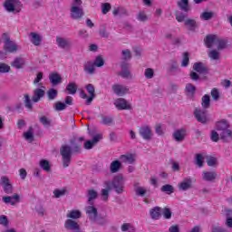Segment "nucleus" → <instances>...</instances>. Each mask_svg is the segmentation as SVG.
Here are the masks:
<instances>
[{
    "label": "nucleus",
    "mask_w": 232,
    "mask_h": 232,
    "mask_svg": "<svg viewBox=\"0 0 232 232\" xmlns=\"http://www.w3.org/2000/svg\"><path fill=\"white\" fill-rule=\"evenodd\" d=\"M202 177H203V180H206L207 182H213L217 179V172L203 171Z\"/></svg>",
    "instance_id": "28"
},
{
    "label": "nucleus",
    "mask_w": 232,
    "mask_h": 232,
    "mask_svg": "<svg viewBox=\"0 0 232 232\" xmlns=\"http://www.w3.org/2000/svg\"><path fill=\"white\" fill-rule=\"evenodd\" d=\"M178 6L182 12H189L191 8L189 7V0H179L178 1Z\"/></svg>",
    "instance_id": "33"
},
{
    "label": "nucleus",
    "mask_w": 232,
    "mask_h": 232,
    "mask_svg": "<svg viewBox=\"0 0 232 232\" xmlns=\"http://www.w3.org/2000/svg\"><path fill=\"white\" fill-rule=\"evenodd\" d=\"M161 213L164 217V218H166L167 220H169V218H171V209L168 208H164L161 210Z\"/></svg>",
    "instance_id": "56"
},
{
    "label": "nucleus",
    "mask_w": 232,
    "mask_h": 232,
    "mask_svg": "<svg viewBox=\"0 0 232 232\" xmlns=\"http://www.w3.org/2000/svg\"><path fill=\"white\" fill-rule=\"evenodd\" d=\"M122 169V162L121 160H115L110 164L111 173H119Z\"/></svg>",
    "instance_id": "24"
},
{
    "label": "nucleus",
    "mask_w": 232,
    "mask_h": 232,
    "mask_svg": "<svg viewBox=\"0 0 232 232\" xmlns=\"http://www.w3.org/2000/svg\"><path fill=\"white\" fill-rule=\"evenodd\" d=\"M218 37L215 34H208L205 39V44L207 48H213V46H217V41Z\"/></svg>",
    "instance_id": "23"
},
{
    "label": "nucleus",
    "mask_w": 232,
    "mask_h": 232,
    "mask_svg": "<svg viewBox=\"0 0 232 232\" xmlns=\"http://www.w3.org/2000/svg\"><path fill=\"white\" fill-rule=\"evenodd\" d=\"M134 191L137 197H145L146 193H148V189L145 187L140 186V183H134Z\"/></svg>",
    "instance_id": "25"
},
{
    "label": "nucleus",
    "mask_w": 232,
    "mask_h": 232,
    "mask_svg": "<svg viewBox=\"0 0 232 232\" xmlns=\"http://www.w3.org/2000/svg\"><path fill=\"white\" fill-rule=\"evenodd\" d=\"M41 81H43V72H38L36 75V78L34 81V84H38V86H43V83H41Z\"/></svg>",
    "instance_id": "63"
},
{
    "label": "nucleus",
    "mask_w": 232,
    "mask_h": 232,
    "mask_svg": "<svg viewBox=\"0 0 232 232\" xmlns=\"http://www.w3.org/2000/svg\"><path fill=\"white\" fill-rule=\"evenodd\" d=\"M53 195L55 198H61V197H64V195H66V189H55L53 191Z\"/></svg>",
    "instance_id": "57"
},
{
    "label": "nucleus",
    "mask_w": 232,
    "mask_h": 232,
    "mask_svg": "<svg viewBox=\"0 0 232 232\" xmlns=\"http://www.w3.org/2000/svg\"><path fill=\"white\" fill-rule=\"evenodd\" d=\"M121 57L123 61H130V59H131V51H130L129 49L122 50Z\"/></svg>",
    "instance_id": "49"
},
{
    "label": "nucleus",
    "mask_w": 232,
    "mask_h": 232,
    "mask_svg": "<svg viewBox=\"0 0 232 232\" xmlns=\"http://www.w3.org/2000/svg\"><path fill=\"white\" fill-rule=\"evenodd\" d=\"M97 197H99V194L97 193V191H95V189H89L87 191V204H93Z\"/></svg>",
    "instance_id": "30"
},
{
    "label": "nucleus",
    "mask_w": 232,
    "mask_h": 232,
    "mask_svg": "<svg viewBox=\"0 0 232 232\" xmlns=\"http://www.w3.org/2000/svg\"><path fill=\"white\" fill-rule=\"evenodd\" d=\"M46 87L41 86L40 88L34 90V95L32 97L33 102H39L43 97H44V90Z\"/></svg>",
    "instance_id": "15"
},
{
    "label": "nucleus",
    "mask_w": 232,
    "mask_h": 232,
    "mask_svg": "<svg viewBox=\"0 0 232 232\" xmlns=\"http://www.w3.org/2000/svg\"><path fill=\"white\" fill-rule=\"evenodd\" d=\"M2 41L4 43V50L7 53H15L19 50V45L15 42L10 40V35L6 33L2 34Z\"/></svg>",
    "instance_id": "3"
},
{
    "label": "nucleus",
    "mask_w": 232,
    "mask_h": 232,
    "mask_svg": "<svg viewBox=\"0 0 232 232\" xmlns=\"http://www.w3.org/2000/svg\"><path fill=\"white\" fill-rule=\"evenodd\" d=\"M144 76L145 79H153V77H155V70L151 68L145 69Z\"/></svg>",
    "instance_id": "48"
},
{
    "label": "nucleus",
    "mask_w": 232,
    "mask_h": 232,
    "mask_svg": "<svg viewBox=\"0 0 232 232\" xmlns=\"http://www.w3.org/2000/svg\"><path fill=\"white\" fill-rule=\"evenodd\" d=\"M72 147L70 145H63L60 148V155L62 156L63 166V168H68L70 162H72Z\"/></svg>",
    "instance_id": "4"
},
{
    "label": "nucleus",
    "mask_w": 232,
    "mask_h": 232,
    "mask_svg": "<svg viewBox=\"0 0 232 232\" xmlns=\"http://www.w3.org/2000/svg\"><path fill=\"white\" fill-rule=\"evenodd\" d=\"M64 226L66 229H71L72 231L79 229V224L72 219H67Z\"/></svg>",
    "instance_id": "35"
},
{
    "label": "nucleus",
    "mask_w": 232,
    "mask_h": 232,
    "mask_svg": "<svg viewBox=\"0 0 232 232\" xmlns=\"http://www.w3.org/2000/svg\"><path fill=\"white\" fill-rule=\"evenodd\" d=\"M81 217H82V213L79 210H71L69 214H67L68 218L76 219V218H81Z\"/></svg>",
    "instance_id": "45"
},
{
    "label": "nucleus",
    "mask_w": 232,
    "mask_h": 232,
    "mask_svg": "<svg viewBox=\"0 0 232 232\" xmlns=\"http://www.w3.org/2000/svg\"><path fill=\"white\" fill-rule=\"evenodd\" d=\"M210 95L216 102L220 101V91L217 88H213L210 92Z\"/></svg>",
    "instance_id": "43"
},
{
    "label": "nucleus",
    "mask_w": 232,
    "mask_h": 232,
    "mask_svg": "<svg viewBox=\"0 0 232 232\" xmlns=\"http://www.w3.org/2000/svg\"><path fill=\"white\" fill-rule=\"evenodd\" d=\"M193 186V180H191V178H185L179 185L178 188L181 191H188V189H191V187Z\"/></svg>",
    "instance_id": "17"
},
{
    "label": "nucleus",
    "mask_w": 232,
    "mask_h": 232,
    "mask_svg": "<svg viewBox=\"0 0 232 232\" xmlns=\"http://www.w3.org/2000/svg\"><path fill=\"white\" fill-rule=\"evenodd\" d=\"M104 186L105 188H102L101 190L102 200H103V202H108V198H110V192L111 191V181H104Z\"/></svg>",
    "instance_id": "12"
},
{
    "label": "nucleus",
    "mask_w": 232,
    "mask_h": 232,
    "mask_svg": "<svg viewBox=\"0 0 232 232\" xmlns=\"http://www.w3.org/2000/svg\"><path fill=\"white\" fill-rule=\"evenodd\" d=\"M54 110L56 111H63V110H66V103L61 102H57L54 104Z\"/></svg>",
    "instance_id": "54"
},
{
    "label": "nucleus",
    "mask_w": 232,
    "mask_h": 232,
    "mask_svg": "<svg viewBox=\"0 0 232 232\" xmlns=\"http://www.w3.org/2000/svg\"><path fill=\"white\" fill-rule=\"evenodd\" d=\"M188 64H189V53H184L181 66H183V68H186V66H188Z\"/></svg>",
    "instance_id": "61"
},
{
    "label": "nucleus",
    "mask_w": 232,
    "mask_h": 232,
    "mask_svg": "<svg viewBox=\"0 0 232 232\" xmlns=\"http://www.w3.org/2000/svg\"><path fill=\"white\" fill-rule=\"evenodd\" d=\"M125 185L126 178H124L122 174L115 176L112 181H111V189L113 188V189L118 195H121V193L124 191Z\"/></svg>",
    "instance_id": "2"
},
{
    "label": "nucleus",
    "mask_w": 232,
    "mask_h": 232,
    "mask_svg": "<svg viewBox=\"0 0 232 232\" xmlns=\"http://www.w3.org/2000/svg\"><path fill=\"white\" fill-rule=\"evenodd\" d=\"M185 92L187 95L193 97V95H195V92H197V87H195V85L191 83H187L185 87Z\"/></svg>",
    "instance_id": "37"
},
{
    "label": "nucleus",
    "mask_w": 232,
    "mask_h": 232,
    "mask_svg": "<svg viewBox=\"0 0 232 232\" xmlns=\"http://www.w3.org/2000/svg\"><path fill=\"white\" fill-rule=\"evenodd\" d=\"M56 44L62 50H70L72 48V42L68 38L56 36Z\"/></svg>",
    "instance_id": "9"
},
{
    "label": "nucleus",
    "mask_w": 232,
    "mask_h": 232,
    "mask_svg": "<svg viewBox=\"0 0 232 232\" xmlns=\"http://www.w3.org/2000/svg\"><path fill=\"white\" fill-rule=\"evenodd\" d=\"M13 68H16L17 70H21L23 66H24V60L23 58H15L12 63Z\"/></svg>",
    "instance_id": "38"
},
{
    "label": "nucleus",
    "mask_w": 232,
    "mask_h": 232,
    "mask_svg": "<svg viewBox=\"0 0 232 232\" xmlns=\"http://www.w3.org/2000/svg\"><path fill=\"white\" fill-rule=\"evenodd\" d=\"M139 133L144 140H151L153 138V131H151V127L148 125L141 126L139 129Z\"/></svg>",
    "instance_id": "7"
},
{
    "label": "nucleus",
    "mask_w": 232,
    "mask_h": 232,
    "mask_svg": "<svg viewBox=\"0 0 232 232\" xmlns=\"http://www.w3.org/2000/svg\"><path fill=\"white\" fill-rule=\"evenodd\" d=\"M194 115L198 122H201L202 124H206V122H208V111H206V110L197 109Z\"/></svg>",
    "instance_id": "13"
},
{
    "label": "nucleus",
    "mask_w": 232,
    "mask_h": 232,
    "mask_svg": "<svg viewBox=\"0 0 232 232\" xmlns=\"http://www.w3.org/2000/svg\"><path fill=\"white\" fill-rule=\"evenodd\" d=\"M77 83L75 82H70L65 90L66 92H68L69 95H75V93H77Z\"/></svg>",
    "instance_id": "31"
},
{
    "label": "nucleus",
    "mask_w": 232,
    "mask_h": 232,
    "mask_svg": "<svg viewBox=\"0 0 232 232\" xmlns=\"http://www.w3.org/2000/svg\"><path fill=\"white\" fill-rule=\"evenodd\" d=\"M57 95H59V92L55 89H49L47 91L48 101H55V99H57Z\"/></svg>",
    "instance_id": "39"
},
{
    "label": "nucleus",
    "mask_w": 232,
    "mask_h": 232,
    "mask_svg": "<svg viewBox=\"0 0 232 232\" xmlns=\"http://www.w3.org/2000/svg\"><path fill=\"white\" fill-rule=\"evenodd\" d=\"M40 122L43 124V126H44V128L52 126V120L48 119L46 116H41Z\"/></svg>",
    "instance_id": "47"
},
{
    "label": "nucleus",
    "mask_w": 232,
    "mask_h": 232,
    "mask_svg": "<svg viewBox=\"0 0 232 232\" xmlns=\"http://www.w3.org/2000/svg\"><path fill=\"white\" fill-rule=\"evenodd\" d=\"M196 164L198 168H202L204 166V157L201 154L196 155Z\"/></svg>",
    "instance_id": "60"
},
{
    "label": "nucleus",
    "mask_w": 232,
    "mask_h": 232,
    "mask_svg": "<svg viewBox=\"0 0 232 232\" xmlns=\"http://www.w3.org/2000/svg\"><path fill=\"white\" fill-rule=\"evenodd\" d=\"M83 71L89 75H93V73H95V65L93 62H85L83 63Z\"/></svg>",
    "instance_id": "27"
},
{
    "label": "nucleus",
    "mask_w": 232,
    "mask_h": 232,
    "mask_svg": "<svg viewBox=\"0 0 232 232\" xmlns=\"http://www.w3.org/2000/svg\"><path fill=\"white\" fill-rule=\"evenodd\" d=\"M114 106L117 110H131V104L124 98H117L114 101Z\"/></svg>",
    "instance_id": "10"
},
{
    "label": "nucleus",
    "mask_w": 232,
    "mask_h": 232,
    "mask_svg": "<svg viewBox=\"0 0 232 232\" xmlns=\"http://www.w3.org/2000/svg\"><path fill=\"white\" fill-rule=\"evenodd\" d=\"M1 184L4 188L5 193L7 195H12L14 193V186L10 183V179L6 176L1 178Z\"/></svg>",
    "instance_id": "11"
},
{
    "label": "nucleus",
    "mask_w": 232,
    "mask_h": 232,
    "mask_svg": "<svg viewBox=\"0 0 232 232\" xmlns=\"http://www.w3.org/2000/svg\"><path fill=\"white\" fill-rule=\"evenodd\" d=\"M85 213L92 222H95V220H97V217L99 216L97 208H95L93 204H88V206L85 208Z\"/></svg>",
    "instance_id": "8"
},
{
    "label": "nucleus",
    "mask_w": 232,
    "mask_h": 232,
    "mask_svg": "<svg viewBox=\"0 0 232 232\" xmlns=\"http://www.w3.org/2000/svg\"><path fill=\"white\" fill-rule=\"evenodd\" d=\"M10 72V66L6 63H0V73H8Z\"/></svg>",
    "instance_id": "64"
},
{
    "label": "nucleus",
    "mask_w": 232,
    "mask_h": 232,
    "mask_svg": "<svg viewBox=\"0 0 232 232\" xmlns=\"http://www.w3.org/2000/svg\"><path fill=\"white\" fill-rule=\"evenodd\" d=\"M92 63L94 66H97V68H101L104 66V59H102V56H97Z\"/></svg>",
    "instance_id": "53"
},
{
    "label": "nucleus",
    "mask_w": 232,
    "mask_h": 232,
    "mask_svg": "<svg viewBox=\"0 0 232 232\" xmlns=\"http://www.w3.org/2000/svg\"><path fill=\"white\" fill-rule=\"evenodd\" d=\"M83 140L84 137H80L77 140H71V144L72 146V151L73 153H81V148H82Z\"/></svg>",
    "instance_id": "16"
},
{
    "label": "nucleus",
    "mask_w": 232,
    "mask_h": 232,
    "mask_svg": "<svg viewBox=\"0 0 232 232\" xmlns=\"http://www.w3.org/2000/svg\"><path fill=\"white\" fill-rule=\"evenodd\" d=\"M161 191H163V193H167L168 195H171V193L175 191V188L171 185H164L161 187Z\"/></svg>",
    "instance_id": "50"
},
{
    "label": "nucleus",
    "mask_w": 232,
    "mask_h": 232,
    "mask_svg": "<svg viewBox=\"0 0 232 232\" xmlns=\"http://www.w3.org/2000/svg\"><path fill=\"white\" fill-rule=\"evenodd\" d=\"M121 77H122L123 79H131L133 76L131 75V72L126 69H123L121 73H120Z\"/></svg>",
    "instance_id": "62"
},
{
    "label": "nucleus",
    "mask_w": 232,
    "mask_h": 232,
    "mask_svg": "<svg viewBox=\"0 0 232 232\" xmlns=\"http://www.w3.org/2000/svg\"><path fill=\"white\" fill-rule=\"evenodd\" d=\"M5 9L9 13L19 14L21 12V8H23V5L19 0H5L4 3Z\"/></svg>",
    "instance_id": "5"
},
{
    "label": "nucleus",
    "mask_w": 232,
    "mask_h": 232,
    "mask_svg": "<svg viewBox=\"0 0 232 232\" xmlns=\"http://www.w3.org/2000/svg\"><path fill=\"white\" fill-rule=\"evenodd\" d=\"M2 200L5 202V204H11V206H15V204L21 200V198L18 196V194H14L13 196L3 197Z\"/></svg>",
    "instance_id": "20"
},
{
    "label": "nucleus",
    "mask_w": 232,
    "mask_h": 232,
    "mask_svg": "<svg viewBox=\"0 0 232 232\" xmlns=\"http://www.w3.org/2000/svg\"><path fill=\"white\" fill-rule=\"evenodd\" d=\"M70 15L74 21H81L84 17V8L82 0H72L71 4Z\"/></svg>",
    "instance_id": "1"
},
{
    "label": "nucleus",
    "mask_w": 232,
    "mask_h": 232,
    "mask_svg": "<svg viewBox=\"0 0 232 232\" xmlns=\"http://www.w3.org/2000/svg\"><path fill=\"white\" fill-rule=\"evenodd\" d=\"M229 128V125H227V121H218L217 123L216 129L217 130L221 133V131H225Z\"/></svg>",
    "instance_id": "40"
},
{
    "label": "nucleus",
    "mask_w": 232,
    "mask_h": 232,
    "mask_svg": "<svg viewBox=\"0 0 232 232\" xmlns=\"http://www.w3.org/2000/svg\"><path fill=\"white\" fill-rule=\"evenodd\" d=\"M186 135H187L186 129H179L173 132L172 137L174 140H176V142H182L185 140Z\"/></svg>",
    "instance_id": "14"
},
{
    "label": "nucleus",
    "mask_w": 232,
    "mask_h": 232,
    "mask_svg": "<svg viewBox=\"0 0 232 232\" xmlns=\"http://www.w3.org/2000/svg\"><path fill=\"white\" fill-rule=\"evenodd\" d=\"M25 108H28V110H32L33 105H32V100H30V95L25 94L24 95V100Z\"/></svg>",
    "instance_id": "59"
},
{
    "label": "nucleus",
    "mask_w": 232,
    "mask_h": 232,
    "mask_svg": "<svg viewBox=\"0 0 232 232\" xmlns=\"http://www.w3.org/2000/svg\"><path fill=\"white\" fill-rule=\"evenodd\" d=\"M138 21H140L141 23H145V21H148V15L146 14V12L140 11L137 14Z\"/></svg>",
    "instance_id": "55"
},
{
    "label": "nucleus",
    "mask_w": 232,
    "mask_h": 232,
    "mask_svg": "<svg viewBox=\"0 0 232 232\" xmlns=\"http://www.w3.org/2000/svg\"><path fill=\"white\" fill-rule=\"evenodd\" d=\"M219 137L225 142H229V140H232V131H231V130L227 129V130L219 132Z\"/></svg>",
    "instance_id": "29"
},
{
    "label": "nucleus",
    "mask_w": 232,
    "mask_h": 232,
    "mask_svg": "<svg viewBox=\"0 0 232 232\" xmlns=\"http://www.w3.org/2000/svg\"><path fill=\"white\" fill-rule=\"evenodd\" d=\"M40 167L44 171H50V162L46 160H40Z\"/></svg>",
    "instance_id": "51"
},
{
    "label": "nucleus",
    "mask_w": 232,
    "mask_h": 232,
    "mask_svg": "<svg viewBox=\"0 0 232 232\" xmlns=\"http://www.w3.org/2000/svg\"><path fill=\"white\" fill-rule=\"evenodd\" d=\"M226 41L220 39V38H218V41L216 42V46L218 48V50H224V48H226Z\"/></svg>",
    "instance_id": "58"
},
{
    "label": "nucleus",
    "mask_w": 232,
    "mask_h": 232,
    "mask_svg": "<svg viewBox=\"0 0 232 232\" xmlns=\"http://www.w3.org/2000/svg\"><path fill=\"white\" fill-rule=\"evenodd\" d=\"M184 24L189 32H196L197 28H198V23L193 18H187Z\"/></svg>",
    "instance_id": "21"
},
{
    "label": "nucleus",
    "mask_w": 232,
    "mask_h": 232,
    "mask_svg": "<svg viewBox=\"0 0 232 232\" xmlns=\"http://www.w3.org/2000/svg\"><path fill=\"white\" fill-rule=\"evenodd\" d=\"M30 41L32 44L34 46H41V43H43V36L35 32H32L29 34Z\"/></svg>",
    "instance_id": "19"
},
{
    "label": "nucleus",
    "mask_w": 232,
    "mask_h": 232,
    "mask_svg": "<svg viewBox=\"0 0 232 232\" xmlns=\"http://www.w3.org/2000/svg\"><path fill=\"white\" fill-rule=\"evenodd\" d=\"M194 72H198V73H206L208 72V67L204 65L203 63H196L193 65Z\"/></svg>",
    "instance_id": "32"
},
{
    "label": "nucleus",
    "mask_w": 232,
    "mask_h": 232,
    "mask_svg": "<svg viewBox=\"0 0 232 232\" xmlns=\"http://www.w3.org/2000/svg\"><path fill=\"white\" fill-rule=\"evenodd\" d=\"M112 92L118 97H124V95L130 93V87L124 84L115 83L112 85Z\"/></svg>",
    "instance_id": "6"
},
{
    "label": "nucleus",
    "mask_w": 232,
    "mask_h": 232,
    "mask_svg": "<svg viewBox=\"0 0 232 232\" xmlns=\"http://www.w3.org/2000/svg\"><path fill=\"white\" fill-rule=\"evenodd\" d=\"M121 229L122 232H135V227L131 223H124L121 225Z\"/></svg>",
    "instance_id": "41"
},
{
    "label": "nucleus",
    "mask_w": 232,
    "mask_h": 232,
    "mask_svg": "<svg viewBox=\"0 0 232 232\" xmlns=\"http://www.w3.org/2000/svg\"><path fill=\"white\" fill-rule=\"evenodd\" d=\"M110 10H111V5L110 3L102 4V13L103 15H106Z\"/></svg>",
    "instance_id": "52"
},
{
    "label": "nucleus",
    "mask_w": 232,
    "mask_h": 232,
    "mask_svg": "<svg viewBox=\"0 0 232 232\" xmlns=\"http://www.w3.org/2000/svg\"><path fill=\"white\" fill-rule=\"evenodd\" d=\"M214 15H215V13L213 12H203L200 14V19L202 21H209L210 19H213Z\"/></svg>",
    "instance_id": "44"
},
{
    "label": "nucleus",
    "mask_w": 232,
    "mask_h": 232,
    "mask_svg": "<svg viewBox=\"0 0 232 232\" xmlns=\"http://www.w3.org/2000/svg\"><path fill=\"white\" fill-rule=\"evenodd\" d=\"M120 160L124 164H135L136 156L135 154H123L120 156Z\"/></svg>",
    "instance_id": "22"
},
{
    "label": "nucleus",
    "mask_w": 232,
    "mask_h": 232,
    "mask_svg": "<svg viewBox=\"0 0 232 232\" xmlns=\"http://www.w3.org/2000/svg\"><path fill=\"white\" fill-rule=\"evenodd\" d=\"M85 88L90 95V97H88L86 100V104L87 106H90V104H92V102H93V99H95V87L93 86V84L89 83L86 85Z\"/></svg>",
    "instance_id": "18"
},
{
    "label": "nucleus",
    "mask_w": 232,
    "mask_h": 232,
    "mask_svg": "<svg viewBox=\"0 0 232 232\" xmlns=\"http://www.w3.org/2000/svg\"><path fill=\"white\" fill-rule=\"evenodd\" d=\"M160 207H155L154 208L150 209V217L154 220H159L160 218Z\"/></svg>",
    "instance_id": "36"
},
{
    "label": "nucleus",
    "mask_w": 232,
    "mask_h": 232,
    "mask_svg": "<svg viewBox=\"0 0 232 232\" xmlns=\"http://www.w3.org/2000/svg\"><path fill=\"white\" fill-rule=\"evenodd\" d=\"M49 81L53 84V86H57V84H61L63 78L57 72H52L49 75Z\"/></svg>",
    "instance_id": "26"
},
{
    "label": "nucleus",
    "mask_w": 232,
    "mask_h": 232,
    "mask_svg": "<svg viewBox=\"0 0 232 232\" xmlns=\"http://www.w3.org/2000/svg\"><path fill=\"white\" fill-rule=\"evenodd\" d=\"M208 57L211 61H218L220 59V53L217 50H211L208 53Z\"/></svg>",
    "instance_id": "42"
},
{
    "label": "nucleus",
    "mask_w": 232,
    "mask_h": 232,
    "mask_svg": "<svg viewBox=\"0 0 232 232\" xmlns=\"http://www.w3.org/2000/svg\"><path fill=\"white\" fill-rule=\"evenodd\" d=\"M101 124H104L105 126H110L111 124H113V117L102 116Z\"/></svg>",
    "instance_id": "46"
},
{
    "label": "nucleus",
    "mask_w": 232,
    "mask_h": 232,
    "mask_svg": "<svg viewBox=\"0 0 232 232\" xmlns=\"http://www.w3.org/2000/svg\"><path fill=\"white\" fill-rule=\"evenodd\" d=\"M201 106L204 108V110H208V108L211 106V97L208 94H205L201 98Z\"/></svg>",
    "instance_id": "34"
}]
</instances>
